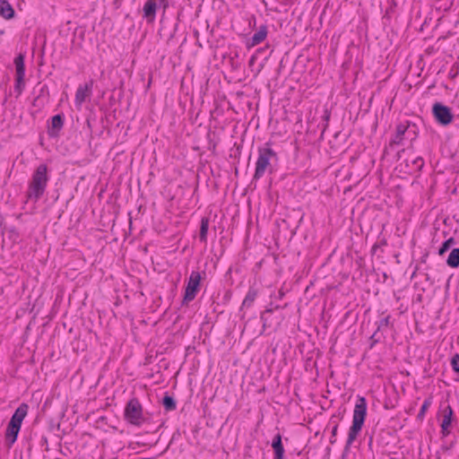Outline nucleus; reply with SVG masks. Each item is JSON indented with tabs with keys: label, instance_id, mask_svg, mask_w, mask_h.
<instances>
[{
	"label": "nucleus",
	"instance_id": "nucleus-16",
	"mask_svg": "<svg viewBox=\"0 0 459 459\" xmlns=\"http://www.w3.org/2000/svg\"><path fill=\"white\" fill-rule=\"evenodd\" d=\"M64 125V118L61 115H56L51 119V127L49 128L48 134L50 135H55L56 133L61 130Z\"/></svg>",
	"mask_w": 459,
	"mask_h": 459
},
{
	"label": "nucleus",
	"instance_id": "nucleus-2",
	"mask_svg": "<svg viewBox=\"0 0 459 459\" xmlns=\"http://www.w3.org/2000/svg\"><path fill=\"white\" fill-rule=\"evenodd\" d=\"M277 153L266 143L264 147L258 149V156L255 162L254 179L258 180L264 176L266 172L270 174L273 171V163L277 162Z\"/></svg>",
	"mask_w": 459,
	"mask_h": 459
},
{
	"label": "nucleus",
	"instance_id": "nucleus-24",
	"mask_svg": "<svg viewBox=\"0 0 459 459\" xmlns=\"http://www.w3.org/2000/svg\"><path fill=\"white\" fill-rule=\"evenodd\" d=\"M451 366H452V368L455 371V372H459V355L458 354H455L452 359H451Z\"/></svg>",
	"mask_w": 459,
	"mask_h": 459
},
{
	"label": "nucleus",
	"instance_id": "nucleus-26",
	"mask_svg": "<svg viewBox=\"0 0 459 459\" xmlns=\"http://www.w3.org/2000/svg\"><path fill=\"white\" fill-rule=\"evenodd\" d=\"M337 431H338V424H335L332 429V437H333L337 435Z\"/></svg>",
	"mask_w": 459,
	"mask_h": 459
},
{
	"label": "nucleus",
	"instance_id": "nucleus-18",
	"mask_svg": "<svg viewBox=\"0 0 459 459\" xmlns=\"http://www.w3.org/2000/svg\"><path fill=\"white\" fill-rule=\"evenodd\" d=\"M209 229V219L206 217L202 218L200 226V241L205 243L207 241V233Z\"/></svg>",
	"mask_w": 459,
	"mask_h": 459
},
{
	"label": "nucleus",
	"instance_id": "nucleus-21",
	"mask_svg": "<svg viewBox=\"0 0 459 459\" xmlns=\"http://www.w3.org/2000/svg\"><path fill=\"white\" fill-rule=\"evenodd\" d=\"M432 404V399L431 398H427L425 399V401L423 402L422 405H421V408L418 413V416L417 418L419 420H423L424 417H425V414H426V411H428V409L430 407V405Z\"/></svg>",
	"mask_w": 459,
	"mask_h": 459
},
{
	"label": "nucleus",
	"instance_id": "nucleus-25",
	"mask_svg": "<svg viewBox=\"0 0 459 459\" xmlns=\"http://www.w3.org/2000/svg\"><path fill=\"white\" fill-rule=\"evenodd\" d=\"M390 324V316H387L385 317H383L379 320L378 323V329H381L382 327H387Z\"/></svg>",
	"mask_w": 459,
	"mask_h": 459
},
{
	"label": "nucleus",
	"instance_id": "nucleus-3",
	"mask_svg": "<svg viewBox=\"0 0 459 459\" xmlns=\"http://www.w3.org/2000/svg\"><path fill=\"white\" fill-rule=\"evenodd\" d=\"M367 416V401L365 397L359 396L353 410L352 424L349 429L346 446H350L357 438L362 429Z\"/></svg>",
	"mask_w": 459,
	"mask_h": 459
},
{
	"label": "nucleus",
	"instance_id": "nucleus-12",
	"mask_svg": "<svg viewBox=\"0 0 459 459\" xmlns=\"http://www.w3.org/2000/svg\"><path fill=\"white\" fill-rule=\"evenodd\" d=\"M407 126L403 124H399L396 126L395 134L391 139L389 146L393 147L394 145H400L403 142V135L407 131Z\"/></svg>",
	"mask_w": 459,
	"mask_h": 459
},
{
	"label": "nucleus",
	"instance_id": "nucleus-7",
	"mask_svg": "<svg viewBox=\"0 0 459 459\" xmlns=\"http://www.w3.org/2000/svg\"><path fill=\"white\" fill-rule=\"evenodd\" d=\"M169 6V0H147L143 7V18L148 22H153L156 19V13L159 8L164 11Z\"/></svg>",
	"mask_w": 459,
	"mask_h": 459
},
{
	"label": "nucleus",
	"instance_id": "nucleus-11",
	"mask_svg": "<svg viewBox=\"0 0 459 459\" xmlns=\"http://www.w3.org/2000/svg\"><path fill=\"white\" fill-rule=\"evenodd\" d=\"M453 413V409L450 405H447L444 409V415L441 422V433L443 436H447L449 434L448 429L451 426Z\"/></svg>",
	"mask_w": 459,
	"mask_h": 459
},
{
	"label": "nucleus",
	"instance_id": "nucleus-15",
	"mask_svg": "<svg viewBox=\"0 0 459 459\" xmlns=\"http://www.w3.org/2000/svg\"><path fill=\"white\" fill-rule=\"evenodd\" d=\"M14 10L8 1L0 0V15L4 19H12L14 16Z\"/></svg>",
	"mask_w": 459,
	"mask_h": 459
},
{
	"label": "nucleus",
	"instance_id": "nucleus-4",
	"mask_svg": "<svg viewBox=\"0 0 459 459\" xmlns=\"http://www.w3.org/2000/svg\"><path fill=\"white\" fill-rule=\"evenodd\" d=\"M29 406L22 403L13 414L5 432L6 442L11 446L17 439L22 423L28 413Z\"/></svg>",
	"mask_w": 459,
	"mask_h": 459
},
{
	"label": "nucleus",
	"instance_id": "nucleus-22",
	"mask_svg": "<svg viewBox=\"0 0 459 459\" xmlns=\"http://www.w3.org/2000/svg\"><path fill=\"white\" fill-rule=\"evenodd\" d=\"M411 163L413 166L411 169L414 171L420 170L424 165V161H423L422 158H420V157H416V158L412 159Z\"/></svg>",
	"mask_w": 459,
	"mask_h": 459
},
{
	"label": "nucleus",
	"instance_id": "nucleus-19",
	"mask_svg": "<svg viewBox=\"0 0 459 459\" xmlns=\"http://www.w3.org/2000/svg\"><path fill=\"white\" fill-rule=\"evenodd\" d=\"M446 264L452 267L456 268L459 266V248H454L446 260Z\"/></svg>",
	"mask_w": 459,
	"mask_h": 459
},
{
	"label": "nucleus",
	"instance_id": "nucleus-6",
	"mask_svg": "<svg viewBox=\"0 0 459 459\" xmlns=\"http://www.w3.org/2000/svg\"><path fill=\"white\" fill-rule=\"evenodd\" d=\"M202 280L201 273L197 271H193L187 281L183 298V304H188L196 297L200 290V282Z\"/></svg>",
	"mask_w": 459,
	"mask_h": 459
},
{
	"label": "nucleus",
	"instance_id": "nucleus-14",
	"mask_svg": "<svg viewBox=\"0 0 459 459\" xmlns=\"http://www.w3.org/2000/svg\"><path fill=\"white\" fill-rule=\"evenodd\" d=\"M272 446L274 451V459H283L284 447L281 443V436L280 433L274 436L272 442Z\"/></svg>",
	"mask_w": 459,
	"mask_h": 459
},
{
	"label": "nucleus",
	"instance_id": "nucleus-17",
	"mask_svg": "<svg viewBox=\"0 0 459 459\" xmlns=\"http://www.w3.org/2000/svg\"><path fill=\"white\" fill-rule=\"evenodd\" d=\"M256 297H257V290L254 288H249V290L242 302L241 308L243 309V308L250 307L253 305Z\"/></svg>",
	"mask_w": 459,
	"mask_h": 459
},
{
	"label": "nucleus",
	"instance_id": "nucleus-10",
	"mask_svg": "<svg viewBox=\"0 0 459 459\" xmlns=\"http://www.w3.org/2000/svg\"><path fill=\"white\" fill-rule=\"evenodd\" d=\"M92 81L82 85H79L75 92L74 103L78 109H81L82 103L91 97L92 92Z\"/></svg>",
	"mask_w": 459,
	"mask_h": 459
},
{
	"label": "nucleus",
	"instance_id": "nucleus-5",
	"mask_svg": "<svg viewBox=\"0 0 459 459\" xmlns=\"http://www.w3.org/2000/svg\"><path fill=\"white\" fill-rule=\"evenodd\" d=\"M126 420L134 426H141L144 421L143 406L136 398L130 399L124 411Z\"/></svg>",
	"mask_w": 459,
	"mask_h": 459
},
{
	"label": "nucleus",
	"instance_id": "nucleus-8",
	"mask_svg": "<svg viewBox=\"0 0 459 459\" xmlns=\"http://www.w3.org/2000/svg\"><path fill=\"white\" fill-rule=\"evenodd\" d=\"M24 55L19 54L14 58V65L16 71L14 91L17 92V97L20 96L24 89V77H25V65H24Z\"/></svg>",
	"mask_w": 459,
	"mask_h": 459
},
{
	"label": "nucleus",
	"instance_id": "nucleus-20",
	"mask_svg": "<svg viewBox=\"0 0 459 459\" xmlns=\"http://www.w3.org/2000/svg\"><path fill=\"white\" fill-rule=\"evenodd\" d=\"M162 404L166 411H174L177 408L174 398L169 395H165L163 397Z\"/></svg>",
	"mask_w": 459,
	"mask_h": 459
},
{
	"label": "nucleus",
	"instance_id": "nucleus-9",
	"mask_svg": "<svg viewBox=\"0 0 459 459\" xmlns=\"http://www.w3.org/2000/svg\"><path fill=\"white\" fill-rule=\"evenodd\" d=\"M432 113L438 124L441 126H448L453 121V114L447 106L440 102H436L432 107Z\"/></svg>",
	"mask_w": 459,
	"mask_h": 459
},
{
	"label": "nucleus",
	"instance_id": "nucleus-23",
	"mask_svg": "<svg viewBox=\"0 0 459 459\" xmlns=\"http://www.w3.org/2000/svg\"><path fill=\"white\" fill-rule=\"evenodd\" d=\"M454 242H455V240L453 238H450L447 240H446L443 243L442 247L439 248V251H438L439 255H443L445 252H446L450 248L451 245Z\"/></svg>",
	"mask_w": 459,
	"mask_h": 459
},
{
	"label": "nucleus",
	"instance_id": "nucleus-1",
	"mask_svg": "<svg viewBox=\"0 0 459 459\" xmlns=\"http://www.w3.org/2000/svg\"><path fill=\"white\" fill-rule=\"evenodd\" d=\"M48 179V166L40 164L32 174L27 191V197L34 202L39 201L45 193Z\"/></svg>",
	"mask_w": 459,
	"mask_h": 459
},
{
	"label": "nucleus",
	"instance_id": "nucleus-13",
	"mask_svg": "<svg viewBox=\"0 0 459 459\" xmlns=\"http://www.w3.org/2000/svg\"><path fill=\"white\" fill-rule=\"evenodd\" d=\"M266 36H267L266 26L265 25L260 26L258 30L256 32H255L254 35L252 36L250 42L248 44V47L251 48V47H255V46L260 44L266 39Z\"/></svg>",
	"mask_w": 459,
	"mask_h": 459
}]
</instances>
